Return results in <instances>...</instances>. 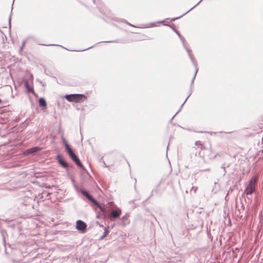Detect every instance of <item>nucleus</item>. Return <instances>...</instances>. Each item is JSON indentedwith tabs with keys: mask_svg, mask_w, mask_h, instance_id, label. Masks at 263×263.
<instances>
[{
	"mask_svg": "<svg viewBox=\"0 0 263 263\" xmlns=\"http://www.w3.org/2000/svg\"><path fill=\"white\" fill-rule=\"evenodd\" d=\"M65 99L69 102L75 103H82L87 99V97L82 94L67 95L65 96Z\"/></svg>",
	"mask_w": 263,
	"mask_h": 263,
	"instance_id": "f257e3e1",
	"label": "nucleus"
},
{
	"mask_svg": "<svg viewBox=\"0 0 263 263\" xmlns=\"http://www.w3.org/2000/svg\"><path fill=\"white\" fill-rule=\"evenodd\" d=\"M258 178L257 176L253 177L250 180L245 192L247 195L252 194L255 190L256 184L257 182Z\"/></svg>",
	"mask_w": 263,
	"mask_h": 263,
	"instance_id": "f03ea898",
	"label": "nucleus"
},
{
	"mask_svg": "<svg viewBox=\"0 0 263 263\" xmlns=\"http://www.w3.org/2000/svg\"><path fill=\"white\" fill-rule=\"evenodd\" d=\"M65 146L66 151L68 153L70 157L72 159V160L73 161L75 162V163L78 166L82 167V164L80 160L77 157V156L76 155V154L73 153L72 150L71 149V148L69 147V145L66 142L65 143Z\"/></svg>",
	"mask_w": 263,
	"mask_h": 263,
	"instance_id": "7ed1b4c3",
	"label": "nucleus"
},
{
	"mask_svg": "<svg viewBox=\"0 0 263 263\" xmlns=\"http://www.w3.org/2000/svg\"><path fill=\"white\" fill-rule=\"evenodd\" d=\"M121 213V210L118 208H117L111 212L110 215L108 216V217L110 219H117L120 217Z\"/></svg>",
	"mask_w": 263,
	"mask_h": 263,
	"instance_id": "20e7f679",
	"label": "nucleus"
},
{
	"mask_svg": "<svg viewBox=\"0 0 263 263\" xmlns=\"http://www.w3.org/2000/svg\"><path fill=\"white\" fill-rule=\"evenodd\" d=\"M76 228L78 230L84 232L86 229V224L82 220H79L76 223Z\"/></svg>",
	"mask_w": 263,
	"mask_h": 263,
	"instance_id": "39448f33",
	"label": "nucleus"
},
{
	"mask_svg": "<svg viewBox=\"0 0 263 263\" xmlns=\"http://www.w3.org/2000/svg\"><path fill=\"white\" fill-rule=\"evenodd\" d=\"M40 150V148H39L37 147H32V148H31L30 149L26 150L24 152V154H25V155H29L30 154L34 153L35 152H37Z\"/></svg>",
	"mask_w": 263,
	"mask_h": 263,
	"instance_id": "423d86ee",
	"label": "nucleus"
},
{
	"mask_svg": "<svg viewBox=\"0 0 263 263\" xmlns=\"http://www.w3.org/2000/svg\"><path fill=\"white\" fill-rule=\"evenodd\" d=\"M39 105L41 107H46L47 104L44 98H40L39 100Z\"/></svg>",
	"mask_w": 263,
	"mask_h": 263,
	"instance_id": "0eeeda50",
	"label": "nucleus"
},
{
	"mask_svg": "<svg viewBox=\"0 0 263 263\" xmlns=\"http://www.w3.org/2000/svg\"><path fill=\"white\" fill-rule=\"evenodd\" d=\"M59 162L64 168H67L68 166L67 163L62 158L59 159Z\"/></svg>",
	"mask_w": 263,
	"mask_h": 263,
	"instance_id": "6e6552de",
	"label": "nucleus"
},
{
	"mask_svg": "<svg viewBox=\"0 0 263 263\" xmlns=\"http://www.w3.org/2000/svg\"><path fill=\"white\" fill-rule=\"evenodd\" d=\"M82 193L90 201H93L92 197L85 191H82Z\"/></svg>",
	"mask_w": 263,
	"mask_h": 263,
	"instance_id": "1a4fd4ad",
	"label": "nucleus"
},
{
	"mask_svg": "<svg viewBox=\"0 0 263 263\" xmlns=\"http://www.w3.org/2000/svg\"><path fill=\"white\" fill-rule=\"evenodd\" d=\"M108 228H109L108 227L105 228L104 234L100 238L101 240L103 239L108 234V233H109Z\"/></svg>",
	"mask_w": 263,
	"mask_h": 263,
	"instance_id": "9d476101",
	"label": "nucleus"
},
{
	"mask_svg": "<svg viewBox=\"0 0 263 263\" xmlns=\"http://www.w3.org/2000/svg\"><path fill=\"white\" fill-rule=\"evenodd\" d=\"M96 204L97 205V206L100 209L101 211L102 212H105V209L103 208L99 203H96Z\"/></svg>",
	"mask_w": 263,
	"mask_h": 263,
	"instance_id": "9b49d317",
	"label": "nucleus"
},
{
	"mask_svg": "<svg viewBox=\"0 0 263 263\" xmlns=\"http://www.w3.org/2000/svg\"><path fill=\"white\" fill-rule=\"evenodd\" d=\"M1 102H2V101H1V100L0 99V103H1Z\"/></svg>",
	"mask_w": 263,
	"mask_h": 263,
	"instance_id": "f8f14e48",
	"label": "nucleus"
}]
</instances>
